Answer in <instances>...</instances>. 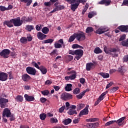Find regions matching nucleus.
<instances>
[{
	"instance_id": "338daca9",
	"label": "nucleus",
	"mask_w": 128,
	"mask_h": 128,
	"mask_svg": "<svg viewBox=\"0 0 128 128\" xmlns=\"http://www.w3.org/2000/svg\"><path fill=\"white\" fill-rule=\"evenodd\" d=\"M126 34L122 36L119 39V42H122V40H126Z\"/></svg>"
},
{
	"instance_id": "f704fd0d",
	"label": "nucleus",
	"mask_w": 128,
	"mask_h": 128,
	"mask_svg": "<svg viewBox=\"0 0 128 128\" xmlns=\"http://www.w3.org/2000/svg\"><path fill=\"white\" fill-rule=\"evenodd\" d=\"M88 126L91 128H96L97 126H98V122H94V123H90Z\"/></svg>"
},
{
	"instance_id": "8fccbe9b",
	"label": "nucleus",
	"mask_w": 128,
	"mask_h": 128,
	"mask_svg": "<svg viewBox=\"0 0 128 128\" xmlns=\"http://www.w3.org/2000/svg\"><path fill=\"white\" fill-rule=\"evenodd\" d=\"M50 122L51 124H56V122H58V119H56V118H50Z\"/></svg>"
},
{
	"instance_id": "2f4dec72",
	"label": "nucleus",
	"mask_w": 128,
	"mask_h": 128,
	"mask_svg": "<svg viewBox=\"0 0 128 128\" xmlns=\"http://www.w3.org/2000/svg\"><path fill=\"white\" fill-rule=\"evenodd\" d=\"M72 119L68 118L67 119H66L62 122V123L65 125V126H68V124H70V122H72Z\"/></svg>"
},
{
	"instance_id": "bb28decb",
	"label": "nucleus",
	"mask_w": 128,
	"mask_h": 128,
	"mask_svg": "<svg viewBox=\"0 0 128 128\" xmlns=\"http://www.w3.org/2000/svg\"><path fill=\"white\" fill-rule=\"evenodd\" d=\"M68 114H70V116H74V114H78V112H76V110L70 109L68 112Z\"/></svg>"
},
{
	"instance_id": "473e14b6",
	"label": "nucleus",
	"mask_w": 128,
	"mask_h": 128,
	"mask_svg": "<svg viewBox=\"0 0 128 128\" xmlns=\"http://www.w3.org/2000/svg\"><path fill=\"white\" fill-rule=\"evenodd\" d=\"M34 30V26L32 25L26 26V30L28 32H32V30Z\"/></svg>"
},
{
	"instance_id": "c756f323",
	"label": "nucleus",
	"mask_w": 128,
	"mask_h": 128,
	"mask_svg": "<svg viewBox=\"0 0 128 128\" xmlns=\"http://www.w3.org/2000/svg\"><path fill=\"white\" fill-rule=\"evenodd\" d=\"M96 14H97L96 12H90L88 14V18H94V16H96Z\"/></svg>"
},
{
	"instance_id": "dca6fc26",
	"label": "nucleus",
	"mask_w": 128,
	"mask_h": 128,
	"mask_svg": "<svg viewBox=\"0 0 128 128\" xmlns=\"http://www.w3.org/2000/svg\"><path fill=\"white\" fill-rule=\"evenodd\" d=\"M47 36L42 34V32H38L37 33V38L40 40H44L45 38H46Z\"/></svg>"
},
{
	"instance_id": "f3484780",
	"label": "nucleus",
	"mask_w": 128,
	"mask_h": 128,
	"mask_svg": "<svg viewBox=\"0 0 128 128\" xmlns=\"http://www.w3.org/2000/svg\"><path fill=\"white\" fill-rule=\"evenodd\" d=\"M24 98L26 102H34L35 100L34 96H28V94H25L24 95Z\"/></svg>"
},
{
	"instance_id": "cd10ccee",
	"label": "nucleus",
	"mask_w": 128,
	"mask_h": 128,
	"mask_svg": "<svg viewBox=\"0 0 128 128\" xmlns=\"http://www.w3.org/2000/svg\"><path fill=\"white\" fill-rule=\"evenodd\" d=\"M76 33H74L72 36H71L68 40V42H74V40H76Z\"/></svg>"
},
{
	"instance_id": "a878e982",
	"label": "nucleus",
	"mask_w": 128,
	"mask_h": 128,
	"mask_svg": "<svg viewBox=\"0 0 128 128\" xmlns=\"http://www.w3.org/2000/svg\"><path fill=\"white\" fill-rule=\"evenodd\" d=\"M98 74H100L103 78H110V74L108 73H104V72H100L98 73Z\"/></svg>"
},
{
	"instance_id": "680f3d73",
	"label": "nucleus",
	"mask_w": 128,
	"mask_h": 128,
	"mask_svg": "<svg viewBox=\"0 0 128 128\" xmlns=\"http://www.w3.org/2000/svg\"><path fill=\"white\" fill-rule=\"evenodd\" d=\"M112 84H114V82H110L108 84L106 85V89L108 90V88H110V86H112Z\"/></svg>"
},
{
	"instance_id": "a18cd8bd",
	"label": "nucleus",
	"mask_w": 128,
	"mask_h": 128,
	"mask_svg": "<svg viewBox=\"0 0 128 128\" xmlns=\"http://www.w3.org/2000/svg\"><path fill=\"white\" fill-rule=\"evenodd\" d=\"M123 46H126L128 48V39L126 40H123L121 42Z\"/></svg>"
},
{
	"instance_id": "aec40b11",
	"label": "nucleus",
	"mask_w": 128,
	"mask_h": 128,
	"mask_svg": "<svg viewBox=\"0 0 128 128\" xmlns=\"http://www.w3.org/2000/svg\"><path fill=\"white\" fill-rule=\"evenodd\" d=\"M22 80L24 82H28L32 80V78L28 74H24L22 75Z\"/></svg>"
},
{
	"instance_id": "09e8293b",
	"label": "nucleus",
	"mask_w": 128,
	"mask_h": 128,
	"mask_svg": "<svg viewBox=\"0 0 128 128\" xmlns=\"http://www.w3.org/2000/svg\"><path fill=\"white\" fill-rule=\"evenodd\" d=\"M80 88H76L74 91H73V94H80Z\"/></svg>"
},
{
	"instance_id": "4be33fe9",
	"label": "nucleus",
	"mask_w": 128,
	"mask_h": 128,
	"mask_svg": "<svg viewBox=\"0 0 128 128\" xmlns=\"http://www.w3.org/2000/svg\"><path fill=\"white\" fill-rule=\"evenodd\" d=\"M40 70L42 74H46L48 72V70L44 66H40Z\"/></svg>"
},
{
	"instance_id": "a19ab883",
	"label": "nucleus",
	"mask_w": 128,
	"mask_h": 128,
	"mask_svg": "<svg viewBox=\"0 0 128 128\" xmlns=\"http://www.w3.org/2000/svg\"><path fill=\"white\" fill-rule=\"evenodd\" d=\"M84 104H80L77 105V110H82V108H84Z\"/></svg>"
},
{
	"instance_id": "3c124183",
	"label": "nucleus",
	"mask_w": 128,
	"mask_h": 128,
	"mask_svg": "<svg viewBox=\"0 0 128 128\" xmlns=\"http://www.w3.org/2000/svg\"><path fill=\"white\" fill-rule=\"evenodd\" d=\"M32 66H35L36 68H38V70H40V66H38V63L34 61L32 62Z\"/></svg>"
},
{
	"instance_id": "79ce46f5",
	"label": "nucleus",
	"mask_w": 128,
	"mask_h": 128,
	"mask_svg": "<svg viewBox=\"0 0 128 128\" xmlns=\"http://www.w3.org/2000/svg\"><path fill=\"white\" fill-rule=\"evenodd\" d=\"M118 88H119L118 86L114 87L110 90V92L111 94H114V92H116V90H118Z\"/></svg>"
},
{
	"instance_id": "49530a36",
	"label": "nucleus",
	"mask_w": 128,
	"mask_h": 128,
	"mask_svg": "<svg viewBox=\"0 0 128 128\" xmlns=\"http://www.w3.org/2000/svg\"><path fill=\"white\" fill-rule=\"evenodd\" d=\"M84 96V94L82 92H81L79 94L76 95V97L77 98L78 100H82Z\"/></svg>"
},
{
	"instance_id": "5fc2aeb1",
	"label": "nucleus",
	"mask_w": 128,
	"mask_h": 128,
	"mask_svg": "<svg viewBox=\"0 0 128 128\" xmlns=\"http://www.w3.org/2000/svg\"><path fill=\"white\" fill-rule=\"evenodd\" d=\"M116 122V120H111L105 124V126H110V124H114V122Z\"/></svg>"
},
{
	"instance_id": "c03bdc74",
	"label": "nucleus",
	"mask_w": 128,
	"mask_h": 128,
	"mask_svg": "<svg viewBox=\"0 0 128 128\" xmlns=\"http://www.w3.org/2000/svg\"><path fill=\"white\" fill-rule=\"evenodd\" d=\"M10 122H14V120H16V116L14 114H11L9 116Z\"/></svg>"
},
{
	"instance_id": "9d476101",
	"label": "nucleus",
	"mask_w": 128,
	"mask_h": 128,
	"mask_svg": "<svg viewBox=\"0 0 128 128\" xmlns=\"http://www.w3.org/2000/svg\"><path fill=\"white\" fill-rule=\"evenodd\" d=\"M89 106L87 105L84 110H81L78 114L79 116H86L88 114V108Z\"/></svg>"
},
{
	"instance_id": "1a4fd4ad",
	"label": "nucleus",
	"mask_w": 128,
	"mask_h": 128,
	"mask_svg": "<svg viewBox=\"0 0 128 128\" xmlns=\"http://www.w3.org/2000/svg\"><path fill=\"white\" fill-rule=\"evenodd\" d=\"M8 74L0 72V80L1 82H6V80H8Z\"/></svg>"
},
{
	"instance_id": "412c9836",
	"label": "nucleus",
	"mask_w": 128,
	"mask_h": 128,
	"mask_svg": "<svg viewBox=\"0 0 128 128\" xmlns=\"http://www.w3.org/2000/svg\"><path fill=\"white\" fill-rule=\"evenodd\" d=\"M22 22H28L32 20V16L26 17V16H24L22 18Z\"/></svg>"
},
{
	"instance_id": "9b49d317",
	"label": "nucleus",
	"mask_w": 128,
	"mask_h": 128,
	"mask_svg": "<svg viewBox=\"0 0 128 128\" xmlns=\"http://www.w3.org/2000/svg\"><path fill=\"white\" fill-rule=\"evenodd\" d=\"M96 66L94 65V63L92 62H88L86 64V70H94Z\"/></svg>"
},
{
	"instance_id": "39448f33",
	"label": "nucleus",
	"mask_w": 128,
	"mask_h": 128,
	"mask_svg": "<svg viewBox=\"0 0 128 128\" xmlns=\"http://www.w3.org/2000/svg\"><path fill=\"white\" fill-rule=\"evenodd\" d=\"M12 20H13V26H20L22 24V20H20V17L12 18Z\"/></svg>"
},
{
	"instance_id": "2eb2a0df",
	"label": "nucleus",
	"mask_w": 128,
	"mask_h": 128,
	"mask_svg": "<svg viewBox=\"0 0 128 128\" xmlns=\"http://www.w3.org/2000/svg\"><path fill=\"white\" fill-rule=\"evenodd\" d=\"M122 32H128V26L122 25L118 28Z\"/></svg>"
},
{
	"instance_id": "7c9ffc66",
	"label": "nucleus",
	"mask_w": 128,
	"mask_h": 128,
	"mask_svg": "<svg viewBox=\"0 0 128 128\" xmlns=\"http://www.w3.org/2000/svg\"><path fill=\"white\" fill-rule=\"evenodd\" d=\"M72 84H67L65 87V90H66V92H70V90H72Z\"/></svg>"
},
{
	"instance_id": "69168bd1",
	"label": "nucleus",
	"mask_w": 128,
	"mask_h": 128,
	"mask_svg": "<svg viewBox=\"0 0 128 128\" xmlns=\"http://www.w3.org/2000/svg\"><path fill=\"white\" fill-rule=\"evenodd\" d=\"M0 10L1 12H4V11L8 10L6 9V8L4 6H0Z\"/></svg>"
},
{
	"instance_id": "f03ea898",
	"label": "nucleus",
	"mask_w": 128,
	"mask_h": 128,
	"mask_svg": "<svg viewBox=\"0 0 128 128\" xmlns=\"http://www.w3.org/2000/svg\"><path fill=\"white\" fill-rule=\"evenodd\" d=\"M75 36H76V40H77L78 42H82L86 40V34L82 32H81L80 33L75 32Z\"/></svg>"
},
{
	"instance_id": "052dcab7",
	"label": "nucleus",
	"mask_w": 128,
	"mask_h": 128,
	"mask_svg": "<svg viewBox=\"0 0 128 128\" xmlns=\"http://www.w3.org/2000/svg\"><path fill=\"white\" fill-rule=\"evenodd\" d=\"M40 102H42V104H44L46 102H48V99L44 98H40Z\"/></svg>"
},
{
	"instance_id": "58836bf2",
	"label": "nucleus",
	"mask_w": 128,
	"mask_h": 128,
	"mask_svg": "<svg viewBox=\"0 0 128 128\" xmlns=\"http://www.w3.org/2000/svg\"><path fill=\"white\" fill-rule=\"evenodd\" d=\"M104 52H106V54H108L110 52H112V49L111 48L108 50V47L106 46H104Z\"/></svg>"
},
{
	"instance_id": "864d4df0",
	"label": "nucleus",
	"mask_w": 128,
	"mask_h": 128,
	"mask_svg": "<svg viewBox=\"0 0 128 128\" xmlns=\"http://www.w3.org/2000/svg\"><path fill=\"white\" fill-rule=\"evenodd\" d=\"M41 93L43 96H48L50 94V91L48 90H44L41 92Z\"/></svg>"
},
{
	"instance_id": "c85d7f7f",
	"label": "nucleus",
	"mask_w": 128,
	"mask_h": 128,
	"mask_svg": "<svg viewBox=\"0 0 128 128\" xmlns=\"http://www.w3.org/2000/svg\"><path fill=\"white\" fill-rule=\"evenodd\" d=\"M42 32L43 34H48V32H50V29L48 28L45 26L42 28Z\"/></svg>"
},
{
	"instance_id": "20e7f679",
	"label": "nucleus",
	"mask_w": 128,
	"mask_h": 128,
	"mask_svg": "<svg viewBox=\"0 0 128 128\" xmlns=\"http://www.w3.org/2000/svg\"><path fill=\"white\" fill-rule=\"evenodd\" d=\"M75 58L77 60H80V59L82 58V56H84V50L81 49L75 50Z\"/></svg>"
},
{
	"instance_id": "72a5a7b5",
	"label": "nucleus",
	"mask_w": 128,
	"mask_h": 128,
	"mask_svg": "<svg viewBox=\"0 0 128 128\" xmlns=\"http://www.w3.org/2000/svg\"><path fill=\"white\" fill-rule=\"evenodd\" d=\"M108 91H106L103 93H102L100 96L98 97V100H100V102H102V100H104V96H106V94H108Z\"/></svg>"
},
{
	"instance_id": "7ed1b4c3",
	"label": "nucleus",
	"mask_w": 128,
	"mask_h": 128,
	"mask_svg": "<svg viewBox=\"0 0 128 128\" xmlns=\"http://www.w3.org/2000/svg\"><path fill=\"white\" fill-rule=\"evenodd\" d=\"M60 98L62 100H70L72 98V95L67 92H64L61 94Z\"/></svg>"
},
{
	"instance_id": "a211bd4d",
	"label": "nucleus",
	"mask_w": 128,
	"mask_h": 128,
	"mask_svg": "<svg viewBox=\"0 0 128 128\" xmlns=\"http://www.w3.org/2000/svg\"><path fill=\"white\" fill-rule=\"evenodd\" d=\"M112 2L110 0H102L98 2V4H104L106 6H110Z\"/></svg>"
},
{
	"instance_id": "f8f14e48",
	"label": "nucleus",
	"mask_w": 128,
	"mask_h": 128,
	"mask_svg": "<svg viewBox=\"0 0 128 128\" xmlns=\"http://www.w3.org/2000/svg\"><path fill=\"white\" fill-rule=\"evenodd\" d=\"M108 28H104L102 27H100L95 32L98 34H104L106 32H108Z\"/></svg>"
},
{
	"instance_id": "ddd939ff",
	"label": "nucleus",
	"mask_w": 128,
	"mask_h": 128,
	"mask_svg": "<svg viewBox=\"0 0 128 128\" xmlns=\"http://www.w3.org/2000/svg\"><path fill=\"white\" fill-rule=\"evenodd\" d=\"M64 6L62 5H59L58 6H56L55 8L51 11L50 14H54V12H58V10H64Z\"/></svg>"
},
{
	"instance_id": "4468645a",
	"label": "nucleus",
	"mask_w": 128,
	"mask_h": 128,
	"mask_svg": "<svg viewBox=\"0 0 128 128\" xmlns=\"http://www.w3.org/2000/svg\"><path fill=\"white\" fill-rule=\"evenodd\" d=\"M3 24L4 26H7L8 28H12V26H14V22L12 19H11L10 20H5Z\"/></svg>"
},
{
	"instance_id": "e433bc0d",
	"label": "nucleus",
	"mask_w": 128,
	"mask_h": 128,
	"mask_svg": "<svg viewBox=\"0 0 128 128\" xmlns=\"http://www.w3.org/2000/svg\"><path fill=\"white\" fill-rule=\"evenodd\" d=\"M54 40V39H48L42 42V44H52Z\"/></svg>"
},
{
	"instance_id": "6e6552de",
	"label": "nucleus",
	"mask_w": 128,
	"mask_h": 128,
	"mask_svg": "<svg viewBox=\"0 0 128 128\" xmlns=\"http://www.w3.org/2000/svg\"><path fill=\"white\" fill-rule=\"evenodd\" d=\"M11 114L12 112H10V109L8 108H4L2 112V116H6V118H10Z\"/></svg>"
},
{
	"instance_id": "e2e57ef3",
	"label": "nucleus",
	"mask_w": 128,
	"mask_h": 128,
	"mask_svg": "<svg viewBox=\"0 0 128 128\" xmlns=\"http://www.w3.org/2000/svg\"><path fill=\"white\" fill-rule=\"evenodd\" d=\"M70 76V80H74L76 78V74H72Z\"/></svg>"
},
{
	"instance_id": "0eeeda50",
	"label": "nucleus",
	"mask_w": 128,
	"mask_h": 128,
	"mask_svg": "<svg viewBox=\"0 0 128 128\" xmlns=\"http://www.w3.org/2000/svg\"><path fill=\"white\" fill-rule=\"evenodd\" d=\"M26 72L28 74H32V76H36V70L32 67H27L26 68Z\"/></svg>"
},
{
	"instance_id": "4c0bfd02",
	"label": "nucleus",
	"mask_w": 128,
	"mask_h": 128,
	"mask_svg": "<svg viewBox=\"0 0 128 128\" xmlns=\"http://www.w3.org/2000/svg\"><path fill=\"white\" fill-rule=\"evenodd\" d=\"M94 32V28L92 27L88 26L86 30V34H90Z\"/></svg>"
},
{
	"instance_id": "de8ad7c7",
	"label": "nucleus",
	"mask_w": 128,
	"mask_h": 128,
	"mask_svg": "<svg viewBox=\"0 0 128 128\" xmlns=\"http://www.w3.org/2000/svg\"><path fill=\"white\" fill-rule=\"evenodd\" d=\"M40 120H44L46 118V114L44 113L40 114Z\"/></svg>"
},
{
	"instance_id": "393cba45",
	"label": "nucleus",
	"mask_w": 128,
	"mask_h": 128,
	"mask_svg": "<svg viewBox=\"0 0 128 128\" xmlns=\"http://www.w3.org/2000/svg\"><path fill=\"white\" fill-rule=\"evenodd\" d=\"M21 2H24L26 4V6H30L32 2V0H20Z\"/></svg>"
},
{
	"instance_id": "13d9d810",
	"label": "nucleus",
	"mask_w": 128,
	"mask_h": 128,
	"mask_svg": "<svg viewBox=\"0 0 128 128\" xmlns=\"http://www.w3.org/2000/svg\"><path fill=\"white\" fill-rule=\"evenodd\" d=\"M52 84V82L50 81V80H47L46 82H44V84L46 86H50Z\"/></svg>"
},
{
	"instance_id": "b1692460",
	"label": "nucleus",
	"mask_w": 128,
	"mask_h": 128,
	"mask_svg": "<svg viewBox=\"0 0 128 128\" xmlns=\"http://www.w3.org/2000/svg\"><path fill=\"white\" fill-rule=\"evenodd\" d=\"M15 100L16 102H24V97H22L21 95H18L15 98Z\"/></svg>"
},
{
	"instance_id": "5701e85b",
	"label": "nucleus",
	"mask_w": 128,
	"mask_h": 128,
	"mask_svg": "<svg viewBox=\"0 0 128 128\" xmlns=\"http://www.w3.org/2000/svg\"><path fill=\"white\" fill-rule=\"evenodd\" d=\"M80 5L76 2L75 4H71V10H72V12H76V10L78 8V6Z\"/></svg>"
},
{
	"instance_id": "6e6d98bb",
	"label": "nucleus",
	"mask_w": 128,
	"mask_h": 128,
	"mask_svg": "<svg viewBox=\"0 0 128 128\" xmlns=\"http://www.w3.org/2000/svg\"><path fill=\"white\" fill-rule=\"evenodd\" d=\"M44 5L45 6H48V8H50V6H52V2H50V0L48 2H45L44 3Z\"/></svg>"
},
{
	"instance_id": "774afa93",
	"label": "nucleus",
	"mask_w": 128,
	"mask_h": 128,
	"mask_svg": "<svg viewBox=\"0 0 128 128\" xmlns=\"http://www.w3.org/2000/svg\"><path fill=\"white\" fill-rule=\"evenodd\" d=\"M123 60L124 62H128V54L124 56L123 58Z\"/></svg>"
},
{
	"instance_id": "423d86ee",
	"label": "nucleus",
	"mask_w": 128,
	"mask_h": 128,
	"mask_svg": "<svg viewBox=\"0 0 128 128\" xmlns=\"http://www.w3.org/2000/svg\"><path fill=\"white\" fill-rule=\"evenodd\" d=\"M10 54V50L8 49H4L1 52H0V56H3L4 58H8Z\"/></svg>"
},
{
	"instance_id": "f257e3e1",
	"label": "nucleus",
	"mask_w": 128,
	"mask_h": 128,
	"mask_svg": "<svg viewBox=\"0 0 128 128\" xmlns=\"http://www.w3.org/2000/svg\"><path fill=\"white\" fill-rule=\"evenodd\" d=\"M4 98H8V96L2 94L1 96H0V108H8V102L9 100Z\"/></svg>"
},
{
	"instance_id": "4d7b16f0",
	"label": "nucleus",
	"mask_w": 128,
	"mask_h": 128,
	"mask_svg": "<svg viewBox=\"0 0 128 128\" xmlns=\"http://www.w3.org/2000/svg\"><path fill=\"white\" fill-rule=\"evenodd\" d=\"M66 2H67L70 4H74V2H76V0H65Z\"/></svg>"
},
{
	"instance_id": "37998d69",
	"label": "nucleus",
	"mask_w": 128,
	"mask_h": 128,
	"mask_svg": "<svg viewBox=\"0 0 128 128\" xmlns=\"http://www.w3.org/2000/svg\"><path fill=\"white\" fill-rule=\"evenodd\" d=\"M20 42L22 44H26L28 42V39L26 37H22L20 39Z\"/></svg>"
},
{
	"instance_id": "ea45409f",
	"label": "nucleus",
	"mask_w": 128,
	"mask_h": 128,
	"mask_svg": "<svg viewBox=\"0 0 128 128\" xmlns=\"http://www.w3.org/2000/svg\"><path fill=\"white\" fill-rule=\"evenodd\" d=\"M94 54H102V50H100V47H96L94 50Z\"/></svg>"
},
{
	"instance_id": "c9c22d12",
	"label": "nucleus",
	"mask_w": 128,
	"mask_h": 128,
	"mask_svg": "<svg viewBox=\"0 0 128 128\" xmlns=\"http://www.w3.org/2000/svg\"><path fill=\"white\" fill-rule=\"evenodd\" d=\"M72 48L76 49V48H82L84 50V47L79 45L78 44H73L72 46Z\"/></svg>"
},
{
	"instance_id": "0e129e2a",
	"label": "nucleus",
	"mask_w": 128,
	"mask_h": 128,
	"mask_svg": "<svg viewBox=\"0 0 128 128\" xmlns=\"http://www.w3.org/2000/svg\"><path fill=\"white\" fill-rule=\"evenodd\" d=\"M128 6V0H124L122 4V6Z\"/></svg>"
},
{
	"instance_id": "bf43d9fd",
	"label": "nucleus",
	"mask_w": 128,
	"mask_h": 128,
	"mask_svg": "<svg viewBox=\"0 0 128 128\" xmlns=\"http://www.w3.org/2000/svg\"><path fill=\"white\" fill-rule=\"evenodd\" d=\"M88 5L86 4L84 6V10L82 12V14H85L86 12L88 10Z\"/></svg>"
},
{
	"instance_id": "603ef678",
	"label": "nucleus",
	"mask_w": 128,
	"mask_h": 128,
	"mask_svg": "<svg viewBox=\"0 0 128 128\" xmlns=\"http://www.w3.org/2000/svg\"><path fill=\"white\" fill-rule=\"evenodd\" d=\"M54 46L55 48H62V44H60L59 43H55L54 44Z\"/></svg>"
},
{
	"instance_id": "6ab92c4d",
	"label": "nucleus",
	"mask_w": 128,
	"mask_h": 128,
	"mask_svg": "<svg viewBox=\"0 0 128 128\" xmlns=\"http://www.w3.org/2000/svg\"><path fill=\"white\" fill-rule=\"evenodd\" d=\"M126 120V116L122 117L119 120H116L115 122L118 124L119 126H124V120Z\"/></svg>"
}]
</instances>
